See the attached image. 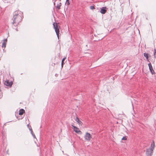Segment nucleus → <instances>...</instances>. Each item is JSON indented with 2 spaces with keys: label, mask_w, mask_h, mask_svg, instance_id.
I'll return each instance as SVG.
<instances>
[{
  "label": "nucleus",
  "mask_w": 156,
  "mask_h": 156,
  "mask_svg": "<svg viewBox=\"0 0 156 156\" xmlns=\"http://www.w3.org/2000/svg\"><path fill=\"white\" fill-rule=\"evenodd\" d=\"M23 16V13L19 10L16 11L14 13L12 20L13 21L12 24L15 26H17L21 21Z\"/></svg>",
  "instance_id": "nucleus-1"
},
{
  "label": "nucleus",
  "mask_w": 156,
  "mask_h": 156,
  "mask_svg": "<svg viewBox=\"0 0 156 156\" xmlns=\"http://www.w3.org/2000/svg\"><path fill=\"white\" fill-rule=\"evenodd\" d=\"M54 28L55 29V32L56 33L58 38L59 39V28H60V26L58 25L57 23H53Z\"/></svg>",
  "instance_id": "nucleus-2"
},
{
  "label": "nucleus",
  "mask_w": 156,
  "mask_h": 156,
  "mask_svg": "<svg viewBox=\"0 0 156 156\" xmlns=\"http://www.w3.org/2000/svg\"><path fill=\"white\" fill-rule=\"evenodd\" d=\"M91 137V135L89 133L87 132L86 133L84 136V138L85 140L88 141H90Z\"/></svg>",
  "instance_id": "nucleus-3"
},
{
  "label": "nucleus",
  "mask_w": 156,
  "mask_h": 156,
  "mask_svg": "<svg viewBox=\"0 0 156 156\" xmlns=\"http://www.w3.org/2000/svg\"><path fill=\"white\" fill-rule=\"evenodd\" d=\"M4 84L7 86L11 87L12 84V81L9 82L8 80H7L5 81Z\"/></svg>",
  "instance_id": "nucleus-4"
},
{
  "label": "nucleus",
  "mask_w": 156,
  "mask_h": 156,
  "mask_svg": "<svg viewBox=\"0 0 156 156\" xmlns=\"http://www.w3.org/2000/svg\"><path fill=\"white\" fill-rule=\"evenodd\" d=\"M153 153V151H151L150 150L148 149H147L146 154L147 156H151Z\"/></svg>",
  "instance_id": "nucleus-5"
},
{
  "label": "nucleus",
  "mask_w": 156,
  "mask_h": 156,
  "mask_svg": "<svg viewBox=\"0 0 156 156\" xmlns=\"http://www.w3.org/2000/svg\"><path fill=\"white\" fill-rule=\"evenodd\" d=\"M148 66L149 67V69H150V71L151 73V74L153 75V74H154V70L153 69V67L152 66V65L151 63L150 62L148 64Z\"/></svg>",
  "instance_id": "nucleus-6"
},
{
  "label": "nucleus",
  "mask_w": 156,
  "mask_h": 156,
  "mask_svg": "<svg viewBox=\"0 0 156 156\" xmlns=\"http://www.w3.org/2000/svg\"><path fill=\"white\" fill-rule=\"evenodd\" d=\"M155 147L154 145V140H153L152 142L151 143V146L150 147V148H148L149 150H150L151 151H153V150L154 149V147Z\"/></svg>",
  "instance_id": "nucleus-7"
},
{
  "label": "nucleus",
  "mask_w": 156,
  "mask_h": 156,
  "mask_svg": "<svg viewBox=\"0 0 156 156\" xmlns=\"http://www.w3.org/2000/svg\"><path fill=\"white\" fill-rule=\"evenodd\" d=\"M106 9V8L105 7H103L102 8H101V13L103 14H105L107 11Z\"/></svg>",
  "instance_id": "nucleus-8"
},
{
  "label": "nucleus",
  "mask_w": 156,
  "mask_h": 156,
  "mask_svg": "<svg viewBox=\"0 0 156 156\" xmlns=\"http://www.w3.org/2000/svg\"><path fill=\"white\" fill-rule=\"evenodd\" d=\"M72 126L74 130L76 132V133H79V132H81L80 130L76 126L72 125Z\"/></svg>",
  "instance_id": "nucleus-9"
},
{
  "label": "nucleus",
  "mask_w": 156,
  "mask_h": 156,
  "mask_svg": "<svg viewBox=\"0 0 156 156\" xmlns=\"http://www.w3.org/2000/svg\"><path fill=\"white\" fill-rule=\"evenodd\" d=\"M7 41V39H4L3 41V42L2 43V48H5L6 46V43Z\"/></svg>",
  "instance_id": "nucleus-10"
},
{
  "label": "nucleus",
  "mask_w": 156,
  "mask_h": 156,
  "mask_svg": "<svg viewBox=\"0 0 156 156\" xmlns=\"http://www.w3.org/2000/svg\"><path fill=\"white\" fill-rule=\"evenodd\" d=\"M25 112V110L23 109H21L20 110L19 115H22Z\"/></svg>",
  "instance_id": "nucleus-11"
},
{
  "label": "nucleus",
  "mask_w": 156,
  "mask_h": 156,
  "mask_svg": "<svg viewBox=\"0 0 156 156\" xmlns=\"http://www.w3.org/2000/svg\"><path fill=\"white\" fill-rule=\"evenodd\" d=\"M75 121L80 124H81L82 123V122L79 120V119L77 117H76V118Z\"/></svg>",
  "instance_id": "nucleus-12"
},
{
  "label": "nucleus",
  "mask_w": 156,
  "mask_h": 156,
  "mask_svg": "<svg viewBox=\"0 0 156 156\" xmlns=\"http://www.w3.org/2000/svg\"><path fill=\"white\" fill-rule=\"evenodd\" d=\"M144 56L147 59H148V54L147 53H144Z\"/></svg>",
  "instance_id": "nucleus-13"
},
{
  "label": "nucleus",
  "mask_w": 156,
  "mask_h": 156,
  "mask_svg": "<svg viewBox=\"0 0 156 156\" xmlns=\"http://www.w3.org/2000/svg\"><path fill=\"white\" fill-rule=\"evenodd\" d=\"M61 5V3H59V4H58L56 6V8L58 9H60V6Z\"/></svg>",
  "instance_id": "nucleus-14"
},
{
  "label": "nucleus",
  "mask_w": 156,
  "mask_h": 156,
  "mask_svg": "<svg viewBox=\"0 0 156 156\" xmlns=\"http://www.w3.org/2000/svg\"><path fill=\"white\" fill-rule=\"evenodd\" d=\"M31 133L32 134V135L34 138H36V136H35V134L33 133V131H32V128H31Z\"/></svg>",
  "instance_id": "nucleus-15"
},
{
  "label": "nucleus",
  "mask_w": 156,
  "mask_h": 156,
  "mask_svg": "<svg viewBox=\"0 0 156 156\" xmlns=\"http://www.w3.org/2000/svg\"><path fill=\"white\" fill-rule=\"evenodd\" d=\"M90 9H91L93 10L95 9V8L94 6L93 5H91L90 6Z\"/></svg>",
  "instance_id": "nucleus-16"
},
{
  "label": "nucleus",
  "mask_w": 156,
  "mask_h": 156,
  "mask_svg": "<svg viewBox=\"0 0 156 156\" xmlns=\"http://www.w3.org/2000/svg\"><path fill=\"white\" fill-rule=\"evenodd\" d=\"M156 53V49H154V58H156L155 55Z\"/></svg>",
  "instance_id": "nucleus-17"
},
{
  "label": "nucleus",
  "mask_w": 156,
  "mask_h": 156,
  "mask_svg": "<svg viewBox=\"0 0 156 156\" xmlns=\"http://www.w3.org/2000/svg\"><path fill=\"white\" fill-rule=\"evenodd\" d=\"M122 140H127V138L126 137V136H123L122 138Z\"/></svg>",
  "instance_id": "nucleus-18"
},
{
  "label": "nucleus",
  "mask_w": 156,
  "mask_h": 156,
  "mask_svg": "<svg viewBox=\"0 0 156 156\" xmlns=\"http://www.w3.org/2000/svg\"><path fill=\"white\" fill-rule=\"evenodd\" d=\"M64 64V62H63V61H62V62H61V66H62V67H63V65Z\"/></svg>",
  "instance_id": "nucleus-19"
},
{
  "label": "nucleus",
  "mask_w": 156,
  "mask_h": 156,
  "mask_svg": "<svg viewBox=\"0 0 156 156\" xmlns=\"http://www.w3.org/2000/svg\"><path fill=\"white\" fill-rule=\"evenodd\" d=\"M66 58L65 57L63 58L62 60V61H63V62H64V60Z\"/></svg>",
  "instance_id": "nucleus-20"
},
{
  "label": "nucleus",
  "mask_w": 156,
  "mask_h": 156,
  "mask_svg": "<svg viewBox=\"0 0 156 156\" xmlns=\"http://www.w3.org/2000/svg\"><path fill=\"white\" fill-rule=\"evenodd\" d=\"M67 2V4L68 5H69V1H68Z\"/></svg>",
  "instance_id": "nucleus-21"
},
{
  "label": "nucleus",
  "mask_w": 156,
  "mask_h": 156,
  "mask_svg": "<svg viewBox=\"0 0 156 156\" xmlns=\"http://www.w3.org/2000/svg\"><path fill=\"white\" fill-rule=\"evenodd\" d=\"M16 31H18V29L17 28H16Z\"/></svg>",
  "instance_id": "nucleus-22"
},
{
  "label": "nucleus",
  "mask_w": 156,
  "mask_h": 156,
  "mask_svg": "<svg viewBox=\"0 0 156 156\" xmlns=\"http://www.w3.org/2000/svg\"><path fill=\"white\" fill-rule=\"evenodd\" d=\"M31 128H32L31 127L29 129H30V130L31 131Z\"/></svg>",
  "instance_id": "nucleus-23"
},
{
  "label": "nucleus",
  "mask_w": 156,
  "mask_h": 156,
  "mask_svg": "<svg viewBox=\"0 0 156 156\" xmlns=\"http://www.w3.org/2000/svg\"><path fill=\"white\" fill-rule=\"evenodd\" d=\"M69 0H66V2H67Z\"/></svg>",
  "instance_id": "nucleus-24"
}]
</instances>
